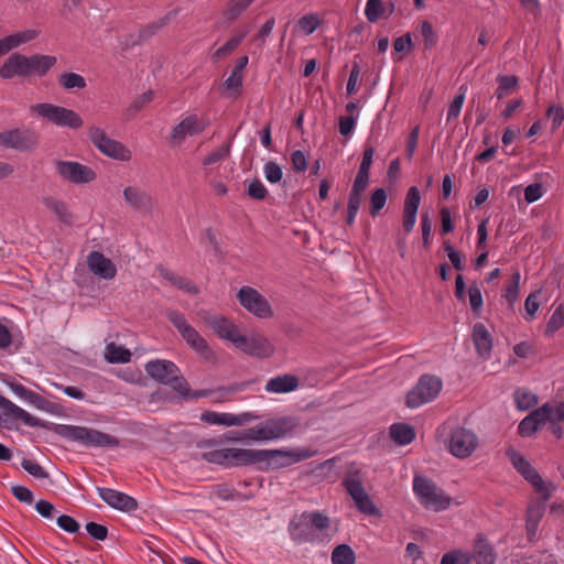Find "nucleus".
Instances as JSON below:
<instances>
[{
    "mask_svg": "<svg viewBox=\"0 0 564 564\" xmlns=\"http://www.w3.org/2000/svg\"><path fill=\"white\" fill-rule=\"evenodd\" d=\"M0 409L8 415L13 416L17 420L22 421L25 425L30 427H43L50 429L52 425V431L59 435L61 437L78 443L85 447H118L119 440L109 434L102 433L98 430L70 425V424H53L45 422L39 417L31 415L24 409L20 408L11 400L6 397L0 395Z\"/></svg>",
    "mask_w": 564,
    "mask_h": 564,
    "instance_id": "f257e3e1",
    "label": "nucleus"
},
{
    "mask_svg": "<svg viewBox=\"0 0 564 564\" xmlns=\"http://www.w3.org/2000/svg\"><path fill=\"white\" fill-rule=\"evenodd\" d=\"M506 455L516 470L533 487L534 491L541 496V501L529 505L527 510V531L530 535L535 534L539 522L545 512V502L552 497L557 486L553 481L543 480L538 470L517 449L508 448Z\"/></svg>",
    "mask_w": 564,
    "mask_h": 564,
    "instance_id": "f03ea898",
    "label": "nucleus"
},
{
    "mask_svg": "<svg viewBox=\"0 0 564 564\" xmlns=\"http://www.w3.org/2000/svg\"><path fill=\"white\" fill-rule=\"evenodd\" d=\"M329 524V518L323 512L304 511L291 519L288 530L291 540L297 544H324L330 540Z\"/></svg>",
    "mask_w": 564,
    "mask_h": 564,
    "instance_id": "7ed1b4c3",
    "label": "nucleus"
},
{
    "mask_svg": "<svg viewBox=\"0 0 564 564\" xmlns=\"http://www.w3.org/2000/svg\"><path fill=\"white\" fill-rule=\"evenodd\" d=\"M218 444L217 440L209 438L200 441L198 447L208 449L202 454L204 460L225 468L252 465L269 455V452H253L249 448H214Z\"/></svg>",
    "mask_w": 564,
    "mask_h": 564,
    "instance_id": "20e7f679",
    "label": "nucleus"
},
{
    "mask_svg": "<svg viewBox=\"0 0 564 564\" xmlns=\"http://www.w3.org/2000/svg\"><path fill=\"white\" fill-rule=\"evenodd\" d=\"M296 426V421L289 416L267 420L258 425L249 427L242 433L229 432L227 440L238 442L242 438L267 442L286 436Z\"/></svg>",
    "mask_w": 564,
    "mask_h": 564,
    "instance_id": "39448f33",
    "label": "nucleus"
},
{
    "mask_svg": "<svg viewBox=\"0 0 564 564\" xmlns=\"http://www.w3.org/2000/svg\"><path fill=\"white\" fill-rule=\"evenodd\" d=\"M413 491L424 508L435 512L446 510L451 503V497L436 484L425 477H414Z\"/></svg>",
    "mask_w": 564,
    "mask_h": 564,
    "instance_id": "423d86ee",
    "label": "nucleus"
},
{
    "mask_svg": "<svg viewBox=\"0 0 564 564\" xmlns=\"http://www.w3.org/2000/svg\"><path fill=\"white\" fill-rule=\"evenodd\" d=\"M167 318L193 350L207 360L215 357V352L209 347L208 343L192 325L187 323L183 313L171 310L167 312Z\"/></svg>",
    "mask_w": 564,
    "mask_h": 564,
    "instance_id": "0eeeda50",
    "label": "nucleus"
},
{
    "mask_svg": "<svg viewBox=\"0 0 564 564\" xmlns=\"http://www.w3.org/2000/svg\"><path fill=\"white\" fill-rule=\"evenodd\" d=\"M343 485L360 512L368 516H377L379 513L362 485V475L359 468L350 466L343 479Z\"/></svg>",
    "mask_w": 564,
    "mask_h": 564,
    "instance_id": "6e6552de",
    "label": "nucleus"
},
{
    "mask_svg": "<svg viewBox=\"0 0 564 564\" xmlns=\"http://www.w3.org/2000/svg\"><path fill=\"white\" fill-rule=\"evenodd\" d=\"M31 111L61 128L78 129L83 126L80 116L68 108L42 102L31 106Z\"/></svg>",
    "mask_w": 564,
    "mask_h": 564,
    "instance_id": "1a4fd4ad",
    "label": "nucleus"
},
{
    "mask_svg": "<svg viewBox=\"0 0 564 564\" xmlns=\"http://www.w3.org/2000/svg\"><path fill=\"white\" fill-rule=\"evenodd\" d=\"M91 143L106 156L127 162L131 159V151L121 142L111 139L104 129L93 126L88 129Z\"/></svg>",
    "mask_w": 564,
    "mask_h": 564,
    "instance_id": "9d476101",
    "label": "nucleus"
},
{
    "mask_svg": "<svg viewBox=\"0 0 564 564\" xmlns=\"http://www.w3.org/2000/svg\"><path fill=\"white\" fill-rule=\"evenodd\" d=\"M442 387L443 382L438 377L421 376L416 386L406 394V405L415 409L433 401L440 394Z\"/></svg>",
    "mask_w": 564,
    "mask_h": 564,
    "instance_id": "9b49d317",
    "label": "nucleus"
},
{
    "mask_svg": "<svg viewBox=\"0 0 564 564\" xmlns=\"http://www.w3.org/2000/svg\"><path fill=\"white\" fill-rule=\"evenodd\" d=\"M237 297L240 305L252 315L259 318H270L273 316V310L267 299L251 286H242Z\"/></svg>",
    "mask_w": 564,
    "mask_h": 564,
    "instance_id": "f8f14e48",
    "label": "nucleus"
},
{
    "mask_svg": "<svg viewBox=\"0 0 564 564\" xmlns=\"http://www.w3.org/2000/svg\"><path fill=\"white\" fill-rule=\"evenodd\" d=\"M208 126V121L196 115H185L181 121L175 124L170 134L171 142L175 145H181L186 138L195 137L202 133Z\"/></svg>",
    "mask_w": 564,
    "mask_h": 564,
    "instance_id": "ddd939ff",
    "label": "nucleus"
},
{
    "mask_svg": "<svg viewBox=\"0 0 564 564\" xmlns=\"http://www.w3.org/2000/svg\"><path fill=\"white\" fill-rule=\"evenodd\" d=\"M478 445L476 434L465 427H455L449 435L448 449L457 458L470 456Z\"/></svg>",
    "mask_w": 564,
    "mask_h": 564,
    "instance_id": "4468645a",
    "label": "nucleus"
},
{
    "mask_svg": "<svg viewBox=\"0 0 564 564\" xmlns=\"http://www.w3.org/2000/svg\"><path fill=\"white\" fill-rule=\"evenodd\" d=\"M55 170L62 178L74 184H86L96 178V173L91 167L75 161L57 160Z\"/></svg>",
    "mask_w": 564,
    "mask_h": 564,
    "instance_id": "2eb2a0df",
    "label": "nucleus"
},
{
    "mask_svg": "<svg viewBox=\"0 0 564 564\" xmlns=\"http://www.w3.org/2000/svg\"><path fill=\"white\" fill-rule=\"evenodd\" d=\"M236 347L245 354L258 358H268L274 352V346L270 343V340L258 333H253L249 336L241 334L236 344Z\"/></svg>",
    "mask_w": 564,
    "mask_h": 564,
    "instance_id": "dca6fc26",
    "label": "nucleus"
},
{
    "mask_svg": "<svg viewBox=\"0 0 564 564\" xmlns=\"http://www.w3.org/2000/svg\"><path fill=\"white\" fill-rule=\"evenodd\" d=\"M203 321L220 337L232 343L235 346L241 336L237 325L229 318L216 314L206 312L203 315Z\"/></svg>",
    "mask_w": 564,
    "mask_h": 564,
    "instance_id": "f3484780",
    "label": "nucleus"
},
{
    "mask_svg": "<svg viewBox=\"0 0 564 564\" xmlns=\"http://www.w3.org/2000/svg\"><path fill=\"white\" fill-rule=\"evenodd\" d=\"M257 419L258 415L250 412L232 414L205 411L200 415V420L205 423L224 426H240Z\"/></svg>",
    "mask_w": 564,
    "mask_h": 564,
    "instance_id": "a211bd4d",
    "label": "nucleus"
},
{
    "mask_svg": "<svg viewBox=\"0 0 564 564\" xmlns=\"http://www.w3.org/2000/svg\"><path fill=\"white\" fill-rule=\"evenodd\" d=\"M97 491L102 501L113 509L123 512H132L138 508L137 500L124 492L105 487H98Z\"/></svg>",
    "mask_w": 564,
    "mask_h": 564,
    "instance_id": "6ab92c4d",
    "label": "nucleus"
},
{
    "mask_svg": "<svg viewBox=\"0 0 564 564\" xmlns=\"http://www.w3.org/2000/svg\"><path fill=\"white\" fill-rule=\"evenodd\" d=\"M145 371L155 381L170 384L175 376L180 373L178 367L170 360L155 359L145 364Z\"/></svg>",
    "mask_w": 564,
    "mask_h": 564,
    "instance_id": "aec40b11",
    "label": "nucleus"
},
{
    "mask_svg": "<svg viewBox=\"0 0 564 564\" xmlns=\"http://www.w3.org/2000/svg\"><path fill=\"white\" fill-rule=\"evenodd\" d=\"M420 204L421 194L419 188L415 186L410 187L406 192L402 210V228L406 234L414 229Z\"/></svg>",
    "mask_w": 564,
    "mask_h": 564,
    "instance_id": "412c9836",
    "label": "nucleus"
},
{
    "mask_svg": "<svg viewBox=\"0 0 564 564\" xmlns=\"http://www.w3.org/2000/svg\"><path fill=\"white\" fill-rule=\"evenodd\" d=\"M36 139L33 133L19 129L0 133V145L18 151H28L34 148Z\"/></svg>",
    "mask_w": 564,
    "mask_h": 564,
    "instance_id": "4be33fe9",
    "label": "nucleus"
},
{
    "mask_svg": "<svg viewBox=\"0 0 564 564\" xmlns=\"http://www.w3.org/2000/svg\"><path fill=\"white\" fill-rule=\"evenodd\" d=\"M57 58L53 55L35 54L26 56L25 62V76H45L48 70L55 66Z\"/></svg>",
    "mask_w": 564,
    "mask_h": 564,
    "instance_id": "5701e85b",
    "label": "nucleus"
},
{
    "mask_svg": "<svg viewBox=\"0 0 564 564\" xmlns=\"http://www.w3.org/2000/svg\"><path fill=\"white\" fill-rule=\"evenodd\" d=\"M87 263L89 270L102 279L110 280L116 275V267L111 260L106 258L101 252L91 251L88 256Z\"/></svg>",
    "mask_w": 564,
    "mask_h": 564,
    "instance_id": "b1692460",
    "label": "nucleus"
},
{
    "mask_svg": "<svg viewBox=\"0 0 564 564\" xmlns=\"http://www.w3.org/2000/svg\"><path fill=\"white\" fill-rule=\"evenodd\" d=\"M253 452H269V455L263 459H258L257 463H267L268 467L272 469H279L291 465L294 462H299L301 456L294 455L290 452H283L279 449H253Z\"/></svg>",
    "mask_w": 564,
    "mask_h": 564,
    "instance_id": "393cba45",
    "label": "nucleus"
},
{
    "mask_svg": "<svg viewBox=\"0 0 564 564\" xmlns=\"http://www.w3.org/2000/svg\"><path fill=\"white\" fill-rule=\"evenodd\" d=\"M26 55L20 53L11 54L3 65L0 67V77L3 79H10L15 76L26 77L25 72Z\"/></svg>",
    "mask_w": 564,
    "mask_h": 564,
    "instance_id": "a878e982",
    "label": "nucleus"
},
{
    "mask_svg": "<svg viewBox=\"0 0 564 564\" xmlns=\"http://www.w3.org/2000/svg\"><path fill=\"white\" fill-rule=\"evenodd\" d=\"M299 388V379L293 375H280L269 379L264 386L268 393H289Z\"/></svg>",
    "mask_w": 564,
    "mask_h": 564,
    "instance_id": "bb28decb",
    "label": "nucleus"
},
{
    "mask_svg": "<svg viewBox=\"0 0 564 564\" xmlns=\"http://www.w3.org/2000/svg\"><path fill=\"white\" fill-rule=\"evenodd\" d=\"M473 340L478 355L488 358L492 349V337L482 323L474 325Z\"/></svg>",
    "mask_w": 564,
    "mask_h": 564,
    "instance_id": "cd10ccee",
    "label": "nucleus"
},
{
    "mask_svg": "<svg viewBox=\"0 0 564 564\" xmlns=\"http://www.w3.org/2000/svg\"><path fill=\"white\" fill-rule=\"evenodd\" d=\"M123 197L128 205L140 212H148L152 208V197L144 191L128 186L123 191Z\"/></svg>",
    "mask_w": 564,
    "mask_h": 564,
    "instance_id": "c85d7f7f",
    "label": "nucleus"
},
{
    "mask_svg": "<svg viewBox=\"0 0 564 564\" xmlns=\"http://www.w3.org/2000/svg\"><path fill=\"white\" fill-rule=\"evenodd\" d=\"M470 556L471 560L476 562V564H494L496 561V554L492 546L481 534H479L475 540L473 553Z\"/></svg>",
    "mask_w": 564,
    "mask_h": 564,
    "instance_id": "c756f323",
    "label": "nucleus"
},
{
    "mask_svg": "<svg viewBox=\"0 0 564 564\" xmlns=\"http://www.w3.org/2000/svg\"><path fill=\"white\" fill-rule=\"evenodd\" d=\"M543 412H545L544 409H536L532 411L529 415H527L518 426V432L521 436H531L534 434L542 424L544 423L543 420Z\"/></svg>",
    "mask_w": 564,
    "mask_h": 564,
    "instance_id": "7c9ffc66",
    "label": "nucleus"
},
{
    "mask_svg": "<svg viewBox=\"0 0 564 564\" xmlns=\"http://www.w3.org/2000/svg\"><path fill=\"white\" fill-rule=\"evenodd\" d=\"M248 33H249L248 28L240 30V31H236V33L223 46H220L219 48H217L215 51L213 58L215 61H218V59L223 58L224 56L234 52L239 46V44L243 41V39L247 36Z\"/></svg>",
    "mask_w": 564,
    "mask_h": 564,
    "instance_id": "2f4dec72",
    "label": "nucleus"
},
{
    "mask_svg": "<svg viewBox=\"0 0 564 564\" xmlns=\"http://www.w3.org/2000/svg\"><path fill=\"white\" fill-rule=\"evenodd\" d=\"M43 205L52 212L59 221L69 224L72 221V215L68 210L67 205L53 197H44L42 200Z\"/></svg>",
    "mask_w": 564,
    "mask_h": 564,
    "instance_id": "473e14b6",
    "label": "nucleus"
},
{
    "mask_svg": "<svg viewBox=\"0 0 564 564\" xmlns=\"http://www.w3.org/2000/svg\"><path fill=\"white\" fill-rule=\"evenodd\" d=\"M390 436L399 445H406V444H410L414 440L415 432L408 424L397 423V424L391 425Z\"/></svg>",
    "mask_w": 564,
    "mask_h": 564,
    "instance_id": "72a5a7b5",
    "label": "nucleus"
},
{
    "mask_svg": "<svg viewBox=\"0 0 564 564\" xmlns=\"http://www.w3.org/2000/svg\"><path fill=\"white\" fill-rule=\"evenodd\" d=\"M332 564H355L356 554L348 544L337 545L330 555Z\"/></svg>",
    "mask_w": 564,
    "mask_h": 564,
    "instance_id": "f704fd0d",
    "label": "nucleus"
},
{
    "mask_svg": "<svg viewBox=\"0 0 564 564\" xmlns=\"http://www.w3.org/2000/svg\"><path fill=\"white\" fill-rule=\"evenodd\" d=\"M105 358L111 364H124L130 361L131 352L122 346L110 343L106 346Z\"/></svg>",
    "mask_w": 564,
    "mask_h": 564,
    "instance_id": "c9c22d12",
    "label": "nucleus"
},
{
    "mask_svg": "<svg viewBox=\"0 0 564 564\" xmlns=\"http://www.w3.org/2000/svg\"><path fill=\"white\" fill-rule=\"evenodd\" d=\"M322 24L317 13H308L301 17L296 23V29L304 35L314 33Z\"/></svg>",
    "mask_w": 564,
    "mask_h": 564,
    "instance_id": "e433bc0d",
    "label": "nucleus"
},
{
    "mask_svg": "<svg viewBox=\"0 0 564 564\" xmlns=\"http://www.w3.org/2000/svg\"><path fill=\"white\" fill-rule=\"evenodd\" d=\"M540 409H544L543 420L544 423H561L564 422V402L555 404L545 403Z\"/></svg>",
    "mask_w": 564,
    "mask_h": 564,
    "instance_id": "4c0bfd02",
    "label": "nucleus"
},
{
    "mask_svg": "<svg viewBox=\"0 0 564 564\" xmlns=\"http://www.w3.org/2000/svg\"><path fill=\"white\" fill-rule=\"evenodd\" d=\"M161 274L165 280L170 281L176 288L184 290L192 294L198 293V288L192 281H189L183 276H178L166 269H163L161 271Z\"/></svg>",
    "mask_w": 564,
    "mask_h": 564,
    "instance_id": "58836bf2",
    "label": "nucleus"
},
{
    "mask_svg": "<svg viewBox=\"0 0 564 564\" xmlns=\"http://www.w3.org/2000/svg\"><path fill=\"white\" fill-rule=\"evenodd\" d=\"M58 84L67 90L75 88L83 89L86 87L85 78L82 75L72 72L61 74L58 76Z\"/></svg>",
    "mask_w": 564,
    "mask_h": 564,
    "instance_id": "ea45409f",
    "label": "nucleus"
},
{
    "mask_svg": "<svg viewBox=\"0 0 564 564\" xmlns=\"http://www.w3.org/2000/svg\"><path fill=\"white\" fill-rule=\"evenodd\" d=\"M514 401L519 410L527 411L538 404V397L529 390L518 389L514 392Z\"/></svg>",
    "mask_w": 564,
    "mask_h": 564,
    "instance_id": "a19ab883",
    "label": "nucleus"
},
{
    "mask_svg": "<svg viewBox=\"0 0 564 564\" xmlns=\"http://www.w3.org/2000/svg\"><path fill=\"white\" fill-rule=\"evenodd\" d=\"M253 2V0H230L224 13L228 21L238 19Z\"/></svg>",
    "mask_w": 564,
    "mask_h": 564,
    "instance_id": "79ce46f5",
    "label": "nucleus"
},
{
    "mask_svg": "<svg viewBox=\"0 0 564 564\" xmlns=\"http://www.w3.org/2000/svg\"><path fill=\"white\" fill-rule=\"evenodd\" d=\"M39 31L36 30H24L22 32H17L10 35H7V42H9L11 48H17L22 44L29 43L39 36Z\"/></svg>",
    "mask_w": 564,
    "mask_h": 564,
    "instance_id": "37998d69",
    "label": "nucleus"
},
{
    "mask_svg": "<svg viewBox=\"0 0 564 564\" xmlns=\"http://www.w3.org/2000/svg\"><path fill=\"white\" fill-rule=\"evenodd\" d=\"M465 93L466 87L463 85L459 87V93L454 97V99L449 104L446 117L447 122L456 120L459 117V113L465 101Z\"/></svg>",
    "mask_w": 564,
    "mask_h": 564,
    "instance_id": "c03bdc74",
    "label": "nucleus"
},
{
    "mask_svg": "<svg viewBox=\"0 0 564 564\" xmlns=\"http://www.w3.org/2000/svg\"><path fill=\"white\" fill-rule=\"evenodd\" d=\"M386 10L381 0H367L365 15L370 23H376Z\"/></svg>",
    "mask_w": 564,
    "mask_h": 564,
    "instance_id": "a18cd8bd",
    "label": "nucleus"
},
{
    "mask_svg": "<svg viewBox=\"0 0 564 564\" xmlns=\"http://www.w3.org/2000/svg\"><path fill=\"white\" fill-rule=\"evenodd\" d=\"M171 384L175 391H177L182 397L185 398L191 397L196 399L207 395L206 391H196L193 394H189L188 383L183 377L180 376V373L175 376V379H173Z\"/></svg>",
    "mask_w": 564,
    "mask_h": 564,
    "instance_id": "49530a36",
    "label": "nucleus"
},
{
    "mask_svg": "<svg viewBox=\"0 0 564 564\" xmlns=\"http://www.w3.org/2000/svg\"><path fill=\"white\" fill-rule=\"evenodd\" d=\"M471 561L470 553L462 550H455L445 553L442 556L441 564H469Z\"/></svg>",
    "mask_w": 564,
    "mask_h": 564,
    "instance_id": "de8ad7c7",
    "label": "nucleus"
},
{
    "mask_svg": "<svg viewBox=\"0 0 564 564\" xmlns=\"http://www.w3.org/2000/svg\"><path fill=\"white\" fill-rule=\"evenodd\" d=\"M23 401L35 406L37 410L48 412V413L53 412V408H54L53 403H51L50 401L44 399L42 395H40L39 393H36L32 390L29 392V394L25 397V399Z\"/></svg>",
    "mask_w": 564,
    "mask_h": 564,
    "instance_id": "09e8293b",
    "label": "nucleus"
},
{
    "mask_svg": "<svg viewBox=\"0 0 564 564\" xmlns=\"http://www.w3.org/2000/svg\"><path fill=\"white\" fill-rule=\"evenodd\" d=\"M387 203V192L383 188H377L370 196V214L377 216Z\"/></svg>",
    "mask_w": 564,
    "mask_h": 564,
    "instance_id": "8fccbe9b",
    "label": "nucleus"
},
{
    "mask_svg": "<svg viewBox=\"0 0 564 564\" xmlns=\"http://www.w3.org/2000/svg\"><path fill=\"white\" fill-rule=\"evenodd\" d=\"M498 88L495 93L498 99L506 97L507 93L518 85V78L516 76H498Z\"/></svg>",
    "mask_w": 564,
    "mask_h": 564,
    "instance_id": "3c124183",
    "label": "nucleus"
},
{
    "mask_svg": "<svg viewBox=\"0 0 564 564\" xmlns=\"http://www.w3.org/2000/svg\"><path fill=\"white\" fill-rule=\"evenodd\" d=\"M361 203L362 195L349 194L346 217L347 225L351 226L355 223Z\"/></svg>",
    "mask_w": 564,
    "mask_h": 564,
    "instance_id": "603ef678",
    "label": "nucleus"
},
{
    "mask_svg": "<svg viewBox=\"0 0 564 564\" xmlns=\"http://www.w3.org/2000/svg\"><path fill=\"white\" fill-rule=\"evenodd\" d=\"M263 174L269 183L275 184L282 180L283 171L276 162L269 161L263 166Z\"/></svg>",
    "mask_w": 564,
    "mask_h": 564,
    "instance_id": "864d4df0",
    "label": "nucleus"
},
{
    "mask_svg": "<svg viewBox=\"0 0 564 564\" xmlns=\"http://www.w3.org/2000/svg\"><path fill=\"white\" fill-rule=\"evenodd\" d=\"M421 35L426 50H431L436 45L438 37L429 21H423L421 23Z\"/></svg>",
    "mask_w": 564,
    "mask_h": 564,
    "instance_id": "5fc2aeb1",
    "label": "nucleus"
},
{
    "mask_svg": "<svg viewBox=\"0 0 564 564\" xmlns=\"http://www.w3.org/2000/svg\"><path fill=\"white\" fill-rule=\"evenodd\" d=\"M468 296H469V304H470L471 311L476 315H479L480 311L482 308V305H484V300H482V294H481L480 289L476 284L469 285Z\"/></svg>",
    "mask_w": 564,
    "mask_h": 564,
    "instance_id": "6e6d98bb",
    "label": "nucleus"
},
{
    "mask_svg": "<svg viewBox=\"0 0 564 564\" xmlns=\"http://www.w3.org/2000/svg\"><path fill=\"white\" fill-rule=\"evenodd\" d=\"M564 326V311L558 306L550 317L546 324V334H554L556 330Z\"/></svg>",
    "mask_w": 564,
    "mask_h": 564,
    "instance_id": "4d7b16f0",
    "label": "nucleus"
},
{
    "mask_svg": "<svg viewBox=\"0 0 564 564\" xmlns=\"http://www.w3.org/2000/svg\"><path fill=\"white\" fill-rule=\"evenodd\" d=\"M230 153V144H223L218 149L210 152L204 160V165H212L226 159Z\"/></svg>",
    "mask_w": 564,
    "mask_h": 564,
    "instance_id": "13d9d810",
    "label": "nucleus"
},
{
    "mask_svg": "<svg viewBox=\"0 0 564 564\" xmlns=\"http://www.w3.org/2000/svg\"><path fill=\"white\" fill-rule=\"evenodd\" d=\"M539 293L540 292H534V293H531L527 299H525V302H524V308H525V321L530 322L534 318L535 316V313L538 312L539 307H540V303H539Z\"/></svg>",
    "mask_w": 564,
    "mask_h": 564,
    "instance_id": "bf43d9fd",
    "label": "nucleus"
},
{
    "mask_svg": "<svg viewBox=\"0 0 564 564\" xmlns=\"http://www.w3.org/2000/svg\"><path fill=\"white\" fill-rule=\"evenodd\" d=\"M546 116L552 121V130H556L564 121V109L562 106L552 105L547 108Z\"/></svg>",
    "mask_w": 564,
    "mask_h": 564,
    "instance_id": "052dcab7",
    "label": "nucleus"
},
{
    "mask_svg": "<svg viewBox=\"0 0 564 564\" xmlns=\"http://www.w3.org/2000/svg\"><path fill=\"white\" fill-rule=\"evenodd\" d=\"M213 492L218 499L224 501L236 500L240 497L236 489L226 485H217Z\"/></svg>",
    "mask_w": 564,
    "mask_h": 564,
    "instance_id": "680f3d73",
    "label": "nucleus"
},
{
    "mask_svg": "<svg viewBox=\"0 0 564 564\" xmlns=\"http://www.w3.org/2000/svg\"><path fill=\"white\" fill-rule=\"evenodd\" d=\"M21 466L28 474L35 478L44 479L47 477V473L36 462H33L31 459H23Z\"/></svg>",
    "mask_w": 564,
    "mask_h": 564,
    "instance_id": "e2e57ef3",
    "label": "nucleus"
},
{
    "mask_svg": "<svg viewBox=\"0 0 564 564\" xmlns=\"http://www.w3.org/2000/svg\"><path fill=\"white\" fill-rule=\"evenodd\" d=\"M247 192L248 195L254 199H264L268 194V189L258 178L249 183Z\"/></svg>",
    "mask_w": 564,
    "mask_h": 564,
    "instance_id": "0e129e2a",
    "label": "nucleus"
},
{
    "mask_svg": "<svg viewBox=\"0 0 564 564\" xmlns=\"http://www.w3.org/2000/svg\"><path fill=\"white\" fill-rule=\"evenodd\" d=\"M86 531L90 536L98 541L106 540L108 535V529L105 525L96 522H88L86 524Z\"/></svg>",
    "mask_w": 564,
    "mask_h": 564,
    "instance_id": "69168bd1",
    "label": "nucleus"
},
{
    "mask_svg": "<svg viewBox=\"0 0 564 564\" xmlns=\"http://www.w3.org/2000/svg\"><path fill=\"white\" fill-rule=\"evenodd\" d=\"M356 122H357V117H352V116L340 117L338 120L339 133L345 137L351 134L352 131L355 130Z\"/></svg>",
    "mask_w": 564,
    "mask_h": 564,
    "instance_id": "338daca9",
    "label": "nucleus"
},
{
    "mask_svg": "<svg viewBox=\"0 0 564 564\" xmlns=\"http://www.w3.org/2000/svg\"><path fill=\"white\" fill-rule=\"evenodd\" d=\"M405 556L411 558L413 564H426L421 547L413 542L408 543Z\"/></svg>",
    "mask_w": 564,
    "mask_h": 564,
    "instance_id": "774afa93",
    "label": "nucleus"
}]
</instances>
